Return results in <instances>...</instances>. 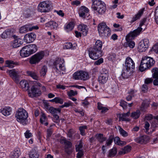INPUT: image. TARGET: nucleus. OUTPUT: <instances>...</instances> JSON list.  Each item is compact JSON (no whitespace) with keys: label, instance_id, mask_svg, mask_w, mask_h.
I'll list each match as a JSON object with an SVG mask.
<instances>
[{"label":"nucleus","instance_id":"obj_21","mask_svg":"<svg viewBox=\"0 0 158 158\" xmlns=\"http://www.w3.org/2000/svg\"><path fill=\"white\" fill-rule=\"evenodd\" d=\"M5 62L6 65L2 67H1L0 69L1 70H4V68L5 67H8L10 68H12L15 66L19 64V63L17 62H15L11 60H7Z\"/></svg>","mask_w":158,"mask_h":158},{"label":"nucleus","instance_id":"obj_56","mask_svg":"<svg viewBox=\"0 0 158 158\" xmlns=\"http://www.w3.org/2000/svg\"><path fill=\"white\" fill-rule=\"evenodd\" d=\"M64 47L67 49L71 48L73 49L74 48L73 46V45L71 43H66L64 44Z\"/></svg>","mask_w":158,"mask_h":158},{"label":"nucleus","instance_id":"obj_20","mask_svg":"<svg viewBox=\"0 0 158 158\" xmlns=\"http://www.w3.org/2000/svg\"><path fill=\"white\" fill-rule=\"evenodd\" d=\"M149 137L146 135L142 136L135 139L137 143L141 144H145L149 141Z\"/></svg>","mask_w":158,"mask_h":158},{"label":"nucleus","instance_id":"obj_2","mask_svg":"<svg viewBox=\"0 0 158 158\" xmlns=\"http://www.w3.org/2000/svg\"><path fill=\"white\" fill-rule=\"evenodd\" d=\"M155 63V60L150 57L144 56L142 58L140 63L139 70L143 72L149 69L153 66Z\"/></svg>","mask_w":158,"mask_h":158},{"label":"nucleus","instance_id":"obj_43","mask_svg":"<svg viewBox=\"0 0 158 158\" xmlns=\"http://www.w3.org/2000/svg\"><path fill=\"white\" fill-rule=\"evenodd\" d=\"M98 109L99 110H101V112L102 113H105L108 109L106 107L102 106V105L99 102L98 103Z\"/></svg>","mask_w":158,"mask_h":158},{"label":"nucleus","instance_id":"obj_23","mask_svg":"<svg viewBox=\"0 0 158 158\" xmlns=\"http://www.w3.org/2000/svg\"><path fill=\"white\" fill-rule=\"evenodd\" d=\"M78 29L84 36H86L88 32V28L87 26L84 24H81L79 25Z\"/></svg>","mask_w":158,"mask_h":158},{"label":"nucleus","instance_id":"obj_41","mask_svg":"<svg viewBox=\"0 0 158 158\" xmlns=\"http://www.w3.org/2000/svg\"><path fill=\"white\" fill-rule=\"evenodd\" d=\"M49 101L51 102H55L56 103L60 104H62L63 103V99L59 97H56L53 99L50 100Z\"/></svg>","mask_w":158,"mask_h":158},{"label":"nucleus","instance_id":"obj_38","mask_svg":"<svg viewBox=\"0 0 158 158\" xmlns=\"http://www.w3.org/2000/svg\"><path fill=\"white\" fill-rule=\"evenodd\" d=\"M140 114V111L138 110L132 112L131 115V117L134 119H137L139 117Z\"/></svg>","mask_w":158,"mask_h":158},{"label":"nucleus","instance_id":"obj_46","mask_svg":"<svg viewBox=\"0 0 158 158\" xmlns=\"http://www.w3.org/2000/svg\"><path fill=\"white\" fill-rule=\"evenodd\" d=\"M87 128V127L86 125L80 126L79 129L81 132V134L82 135H85V130Z\"/></svg>","mask_w":158,"mask_h":158},{"label":"nucleus","instance_id":"obj_60","mask_svg":"<svg viewBox=\"0 0 158 158\" xmlns=\"http://www.w3.org/2000/svg\"><path fill=\"white\" fill-rule=\"evenodd\" d=\"M141 89L143 92L144 93L146 92L148 90V86L147 85L145 84H143V85L142 86Z\"/></svg>","mask_w":158,"mask_h":158},{"label":"nucleus","instance_id":"obj_53","mask_svg":"<svg viewBox=\"0 0 158 158\" xmlns=\"http://www.w3.org/2000/svg\"><path fill=\"white\" fill-rule=\"evenodd\" d=\"M10 35V32L8 31H4L1 35V37L3 38H6Z\"/></svg>","mask_w":158,"mask_h":158},{"label":"nucleus","instance_id":"obj_45","mask_svg":"<svg viewBox=\"0 0 158 158\" xmlns=\"http://www.w3.org/2000/svg\"><path fill=\"white\" fill-rule=\"evenodd\" d=\"M74 27V25L73 22H70L67 24L65 27L67 31L72 30Z\"/></svg>","mask_w":158,"mask_h":158},{"label":"nucleus","instance_id":"obj_26","mask_svg":"<svg viewBox=\"0 0 158 158\" xmlns=\"http://www.w3.org/2000/svg\"><path fill=\"white\" fill-rule=\"evenodd\" d=\"M22 43V40L20 39H15L11 43V45L13 48H16L19 47Z\"/></svg>","mask_w":158,"mask_h":158},{"label":"nucleus","instance_id":"obj_28","mask_svg":"<svg viewBox=\"0 0 158 158\" xmlns=\"http://www.w3.org/2000/svg\"><path fill=\"white\" fill-rule=\"evenodd\" d=\"M58 24L55 21H50L45 24V26L49 27L51 29H56L58 26Z\"/></svg>","mask_w":158,"mask_h":158},{"label":"nucleus","instance_id":"obj_57","mask_svg":"<svg viewBox=\"0 0 158 158\" xmlns=\"http://www.w3.org/2000/svg\"><path fill=\"white\" fill-rule=\"evenodd\" d=\"M152 51L156 53H158V43L154 45L151 49Z\"/></svg>","mask_w":158,"mask_h":158},{"label":"nucleus","instance_id":"obj_4","mask_svg":"<svg viewBox=\"0 0 158 158\" xmlns=\"http://www.w3.org/2000/svg\"><path fill=\"white\" fill-rule=\"evenodd\" d=\"M92 8L99 14H103L106 10V6L105 3L101 0H92Z\"/></svg>","mask_w":158,"mask_h":158},{"label":"nucleus","instance_id":"obj_24","mask_svg":"<svg viewBox=\"0 0 158 158\" xmlns=\"http://www.w3.org/2000/svg\"><path fill=\"white\" fill-rule=\"evenodd\" d=\"M144 8H143L139 10L138 13L135 15L132 18L131 21V23H133L138 19H139L141 16L143 14Z\"/></svg>","mask_w":158,"mask_h":158},{"label":"nucleus","instance_id":"obj_61","mask_svg":"<svg viewBox=\"0 0 158 158\" xmlns=\"http://www.w3.org/2000/svg\"><path fill=\"white\" fill-rule=\"evenodd\" d=\"M152 81L153 79L152 78H147L145 79V83L148 84L152 83Z\"/></svg>","mask_w":158,"mask_h":158},{"label":"nucleus","instance_id":"obj_15","mask_svg":"<svg viewBox=\"0 0 158 158\" xmlns=\"http://www.w3.org/2000/svg\"><path fill=\"white\" fill-rule=\"evenodd\" d=\"M36 37L35 34L31 33L26 34L24 36V40L27 43H30L34 41Z\"/></svg>","mask_w":158,"mask_h":158},{"label":"nucleus","instance_id":"obj_1","mask_svg":"<svg viewBox=\"0 0 158 158\" xmlns=\"http://www.w3.org/2000/svg\"><path fill=\"white\" fill-rule=\"evenodd\" d=\"M102 42L99 40H97L93 48H89V57L92 59L96 60L102 56L101 51Z\"/></svg>","mask_w":158,"mask_h":158},{"label":"nucleus","instance_id":"obj_9","mask_svg":"<svg viewBox=\"0 0 158 158\" xmlns=\"http://www.w3.org/2000/svg\"><path fill=\"white\" fill-rule=\"evenodd\" d=\"M45 53L43 51L39 52L31 56L29 62L32 64H37L43 59Z\"/></svg>","mask_w":158,"mask_h":158},{"label":"nucleus","instance_id":"obj_35","mask_svg":"<svg viewBox=\"0 0 158 158\" xmlns=\"http://www.w3.org/2000/svg\"><path fill=\"white\" fill-rule=\"evenodd\" d=\"M29 156L31 158H38L39 154L35 149H32L29 152Z\"/></svg>","mask_w":158,"mask_h":158},{"label":"nucleus","instance_id":"obj_51","mask_svg":"<svg viewBox=\"0 0 158 158\" xmlns=\"http://www.w3.org/2000/svg\"><path fill=\"white\" fill-rule=\"evenodd\" d=\"M31 11L29 10H27L25 11L23 13V16L25 18H27L31 16Z\"/></svg>","mask_w":158,"mask_h":158},{"label":"nucleus","instance_id":"obj_16","mask_svg":"<svg viewBox=\"0 0 158 158\" xmlns=\"http://www.w3.org/2000/svg\"><path fill=\"white\" fill-rule=\"evenodd\" d=\"M9 73L10 77L13 78L16 83H19V75L17 71H16L14 69H12L9 71Z\"/></svg>","mask_w":158,"mask_h":158},{"label":"nucleus","instance_id":"obj_14","mask_svg":"<svg viewBox=\"0 0 158 158\" xmlns=\"http://www.w3.org/2000/svg\"><path fill=\"white\" fill-rule=\"evenodd\" d=\"M125 68L133 70L135 68V63L129 57H127L125 60Z\"/></svg>","mask_w":158,"mask_h":158},{"label":"nucleus","instance_id":"obj_55","mask_svg":"<svg viewBox=\"0 0 158 158\" xmlns=\"http://www.w3.org/2000/svg\"><path fill=\"white\" fill-rule=\"evenodd\" d=\"M53 132V130L52 128H49L47 130V137L48 138H49L52 135Z\"/></svg>","mask_w":158,"mask_h":158},{"label":"nucleus","instance_id":"obj_50","mask_svg":"<svg viewBox=\"0 0 158 158\" xmlns=\"http://www.w3.org/2000/svg\"><path fill=\"white\" fill-rule=\"evenodd\" d=\"M114 137L113 135H110L109 138L106 141V144L107 146H109L111 145L113 141Z\"/></svg>","mask_w":158,"mask_h":158},{"label":"nucleus","instance_id":"obj_32","mask_svg":"<svg viewBox=\"0 0 158 158\" xmlns=\"http://www.w3.org/2000/svg\"><path fill=\"white\" fill-rule=\"evenodd\" d=\"M131 150V147L129 145H127L120 151L118 153L120 155H123L130 152Z\"/></svg>","mask_w":158,"mask_h":158},{"label":"nucleus","instance_id":"obj_25","mask_svg":"<svg viewBox=\"0 0 158 158\" xmlns=\"http://www.w3.org/2000/svg\"><path fill=\"white\" fill-rule=\"evenodd\" d=\"M27 48L26 46L23 47L20 51V54L22 57H26L31 55V53L28 51Z\"/></svg>","mask_w":158,"mask_h":158},{"label":"nucleus","instance_id":"obj_47","mask_svg":"<svg viewBox=\"0 0 158 158\" xmlns=\"http://www.w3.org/2000/svg\"><path fill=\"white\" fill-rule=\"evenodd\" d=\"M153 78L158 77V69L155 68L152 70Z\"/></svg>","mask_w":158,"mask_h":158},{"label":"nucleus","instance_id":"obj_48","mask_svg":"<svg viewBox=\"0 0 158 158\" xmlns=\"http://www.w3.org/2000/svg\"><path fill=\"white\" fill-rule=\"evenodd\" d=\"M119 127L118 130L120 134L123 137L127 136L128 135V133L120 127Z\"/></svg>","mask_w":158,"mask_h":158},{"label":"nucleus","instance_id":"obj_34","mask_svg":"<svg viewBox=\"0 0 158 158\" xmlns=\"http://www.w3.org/2000/svg\"><path fill=\"white\" fill-rule=\"evenodd\" d=\"M2 114L5 116L8 115L10 114L11 109L9 107L2 108L0 110Z\"/></svg>","mask_w":158,"mask_h":158},{"label":"nucleus","instance_id":"obj_64","mask_svg":"<svg viewBox=\"0 0 158 158\" xmlns=\"http://www.w3.org/2000/svg\"><path fill=\"white\" fill-rule=\"evenodd\" d=\"M25 135L26 138H29L32 136L31 133L29 131H27L25 133Z\"/></svg>","mask_w":158,"mask_h":158},{"label":"nucleus","instance_id":"obj_7","mask_svg":"<svg viewBox=\"0 0 158 158\" xmlns=\"http://www.w3.org/2000/svg\"><path fill=\"white\" fill-rule=\"evenodd\" d=\"M98 29L100 36L107 37L110 35V29L105 23L102 22L99 23L98 26Z\"/></svg>","mask_w":158,"mask_h":158},{"label":"nucleus","instance_id":"obj_62","mask_svg":"<svg viewBox=\"0 0 158 158\" xmlns=\"http://www.w3.org/2000/svg\"><path fill=\"white\" fill-rule=\"evenodd\" d=\"M136 91L133 89H131L128 92L129 95H131L132 97H134L135 95V93Z\"/></svg>","mask_w":158,"mask_h":158},{"label":"nucleus","instance_id":"obj_40","mask_svg":"<svg viewBox=\"0 0 158 158\" xmlns=\"http://www.w3.org/2000/svg\"><path fill=\"white\" fill-rule=\"evenodd\" d=\"M47 70V66L45 65L43 66L40 72V75L41 77H44L45 76Z\"/></svg>","mask_w":158,"mask_h":158},{"label":"nucleus","instance_id":"obj_33","mask_svg":"<svg viewBox=\"0 0 158 158\" xmlns=\"http://www.w3.org/2000/svg\"><path fill=\"white\" fill-rule=\"evenodd\" d=\"M20 154V150L19 148L15 149L11 153V158H18Z\"/></svg>","mask_w":158,"mask_h":158},{"label":"nucleus","instance_id":"obj_52","mask_svg":"<svg viewBox=\"0 0 158 158\" xmlns=\"http://www.w3.org/2000/svg\"><path fill=\"white\" fill-rule=\"evenodd\" d=\"M150 127V124L148 122H145L144 124V127L145 128V132L147 134H149L148 131L149 130V127Z\"/></svg>","mask_w":158,"mask_h":158},{"label":"nucleus","instance_id":"obj_54","mask_svg":"<svg viewBox=\"0 0 158 158\" xmlns=\"http://www.w3.org/2000/svg\"><path fill=\"white\" fill-rule=\"evenodd\" d=\"M77 91H74L72 90H70L69 92H68V95L69 97L76 95H77Z\"/></svg>","mask_w":158,"mask_h":158},{"label":"nucleus","instance_id":"obj_39","mask_svg":"<svg viewBox=\"0 0 158 158\" xmlns=\"http://www.w3.org/2000/svg\"><path fill=\"white\" fill-rule=\"evenodd\" d=\"M96 137L98 141L100 143H102L106 140V138L104 137L102 134H97L96 135Z\"/></svg>","mask_w":158,"mask_h":158},{"label":"nucleus","instance_id":"obj_18","mask_svg":"<svg viewBox=\"0 0 158 158\" xmlns=\"http://www.w3.org/2000/svg\"><path fill=\"white\" fill-rule=\"evenodd\" d=\"M89 11V10L87 7L82 6L80 7L79 10V16L81 17L85 18Z\"/></svg>","mask_w":158,"mask_h":158},{"label":"nucleus","instance_id":"obj_49","mask_svg":"<svg viewBox=\"0 0 158 158\" xmlns=\"http://www.w3.org/2000/svg\"><path fill=\"white\" fill-rule=\"evenodd\" d=\"M62 140L68 148H70L72 147V143L70 142L67 140L65 138H63L62 139Z\"/></svg>","mask_w":158,"mask_h":158},{"label":"nucleus","instance_id":"obj_59","mask_svg":"<svg viewBox=\"0 0 158 158\" xmlns=\"http://www.w3.org/2000/svg\"><path fill=\"white\" fill-rule=\"evenodd\" d=\"M74 133V131L73 129H70L67 135L68 137L72 138V136Z\"/></svg>","mask_w":158,"mask_h":158},{"label":"nucleus","instance_id":"obj_30","mask_svg":"<svg viewBox=\"0 0 158 158\" xmlns=\"http://www.w3.org/2000/svg\"><path fill=\"white\" fill-rule=\"evenodd\" d=\"M48 118L45 114L44 113H42L40 115V122L42 124H44L45 126H47L48 123L47 122Z\"/></svg>","mask_w":158,"mask_h":158},{"label":"nucleus","instance_id":"obj_5","mask_svg":"<svg viewBox=\"0 0 158 158\" xmlns=\"http://www.w3.org/2000/svg\"><path fill=\"white\" fill-rule=\"evenodd\" d=\"M142 30V28L139 27L130 33L127 36L126 39L127 41V45L130 48H134L135 46V44L134 41H129L133 39L135 37L139 35Z\"/></svg>","mask_w":158,"mask_h":158},{"label":"nucleus","instance_id":"obj_58","mask_svg":"<svg viewBox=\"0 0 158 158\" xmlns=\"http://www.w3.org/2000/svg\"><path fill=\"white\" fill-rule=\"evenodd\" d=\"M127 103L126 101L122 100L120 102V105L124 109L127 107Z\"/></svg>","mask_w":158,"mask_h":158},{"label":"nucleus","instance_id":"obj_42","mask_svg":"<svg viewBox=\"0 0 158 158\" xmlns=\"http://www.w3.org/2000/svg\"><path fill=\"white\" fill-rule=\"evenodd\" d=\"M117 152V150L115 148H113L109 151L108 156L109 157H113L115 155Z\"/></svg>","mask_w":158,"mask_h":158},{"label":"nucleus","instance_id":"obj_29","mask_svg":"<svg viewBox=\"0 0 158 158\" xmlns=\"http://www.w3.org/2000/svg\"><path fill=\"white\" fill-rule=\"evenodd\" d=\"M27 48L28 51H29L31 54L35 52L37 50V47L35 44H31L26 46Z\"/></svg>","mask_w":158,"mask_h":158},{"label":"nucleus","instance_id":"obj_8","mask_svg":"<svg viewBox=\"0 0 158 158\" xmlns=\"http://www.w3.org/2000/svg\"><path fill=\"white\" fill-rule=\"evenodd\" d=\"M52 7V3L50 1H46L40 2L38 6V10L41 12H49Z\"/></svg>","mask_w":158,"mask_h":158},{"label":"nucleus","instance_id":"obj_44","mask_svg":"<svg viewBox=\"0 0 158 158\" xmlns=\"http://www.w3.org/2000/svg\"><path fill=\"white\" fill-rule=\"evenodd\" d=\"M29 26L26 25L20 28L19 32L20 33H25L29 31Z\"/></svg>","mask_w":158,"mask_h":158},{"label":"nucleus","instance_id":"obj_11","mask_svg":"<svg viewBox=\"0 0 158 158\" xmlns=\"http://www.w3.org/2000/svg\"><path fill=\"white\" fill-rule=\"evenodd\" d=\"M89 77L88 73L82 70L76 72L73 74V78L75 80H85L88 79Z\"/></svg>","mask_w":158,"mask_h":158},{"label":"nucleus","instance_id":"obj_37","mask_svg":"<svg viewBox=\"0 0 158 158\" xmlns=\"http://www.w3.org/2000/svg\"><path fill=\"white\" fill-rule=\"evenodd\" d=\"M27 74L34 79L38 80L39 79V77L37 74L34 72L30 71H27Z\"/></svg>","mask_w":158,"mask_h":158},{"label":"nucleus","instance_id":"obj_36","mask_svg":"<svg viewBox=\"0 0 158 158\" xmlns=\"http://www.w3.org/2000/svg\"><path fill=\"white\" fill-rule=\"evenodd\" d=\"M149 106V102L148 101H144L140 107L141 110L143 111H145L146 109Z\"/></svg>","mask_w":158,"mask_h":158},{"label":"nucleus","instance_id":"obj_3","mask_svg":"<svg viewBox=\"0 0 158 158\" xmlns=\"http://www.w3.org/2000/svg\"><path fill=\"white\" fill-rule=\"evenodd\" d=\"M15 116L17 121L23 125H26L28 123V122L27 120L28 113L24 109H19L16 112Z\"/></svg>","mask_w":158,"mask_h":158},{"label":"nucleus","instance_id":"obj_27","mask_svg":"<svg viewBox=\"0 0 158 158\" xmlns=\"http://www.w3.org/2000/svg\"><path fill=\"white\" fill-rule=\"evenodd\" d=\"M130 114V112H128L126 113L120 114L119 116V119L120 121H129L130 120L128 117Z\"/></svg>","mask_w":158,"mask_h":158},{"label":"nucleus","instance_id":"obj_31","mask_svg":"<svg viewBox=\"0 0 158 158\" xmlns=\"http://www.w3.org/2000/svg\"><path fill=\"white\" fill-rule=\"evenodd\" d=\"M21 87L24 89V90H27L29 88V84L28 82L24 80H22L20 82Z\"/></svg>","mask_w":158,"mask_h":158},{"label":"nucleus","instance_id":"obj_22","mask_svg":"<svg viewBox=\"0 0 158 158\" xmlns=\"http://www.w3.org/2000/svg\"><path fill=\"white\" fill-rule=\"evenodd\" d=\"M45 105L47 108V110L52 114H54L57 112L59 113L60 112L61 109L60 108H56L51 106L49 107V106L48 103H46Z\"/></svg>","mask_w":158,"mask_h":158},{"label":"nucleus","instance_id":"obj_10","mask_svg":"<svg viewBox=\"0 0 158 158\" xmlns=\"http://www.w3.org/2000/svg\"><path fill=\"white\" fill-rule=\"evenodd\" d=\"M41 86V84L39 82H36L34 83L31 88V91H28V94L31 97L39 96L41 94L40 87Z\"/></svg>","mask_w":158,"mask_h":158},{"label":"nucleus","instance_id":"obj_13","mask_svg":"<svg viewBox=\"0 0 158 158\" xmlns=\"http://www.w3.org/2000/svg\"><path fill=\"white\" fill-rule=\"evenodd\" d=\"M149 44V41L147 39H144L143 40L140 42L139 43L138 47L140 52L145 51L148 47Z\"/></svg>","mask_w":158,"mask_h":158},{"label":"nucleus","instance_id":"obj_12","mask_svg":"<svg viewBox=\"0 0 158 158\" xmlns=\"http://www.w3.org/2000/svg\"><path fill=\"white\" fill-rule=\"evenodd\" d=\"M109 77L108 71L105 69H103L102 72L98 77L99 82L102 84L106 83Z\"/></svg>","mask_w":158,"mask_h":158},{"label":"nucleus","instance_id":"obj_63","mask_svg":"<svg viewBox=\"0 0 158 158\" xmlns=\"http://www.w3.org/2000/svg\"><path fill=\"white\" fill-rule=\"evenodd\" d=\"M103 62V59L102 58H100L98 60L94 62V64L96 65H99Z\"/></svg>","mask_w":158,"mask_h":158},{"label":"nucleus","instance_id":"obj_6","mask_svg":"<svg viewBox=\"0 0 158 158\" xmlns=\"http://www.w3.org/2000/svg\"><path fill=\"white\" fill-rule=\"evenodd\" d=\"M53 68L55 71L58 73L62 71L65 72L66 69L64 61L61 58H56L53 63Z\"/></svg>","mask_w":158,"mask_h":158},{"label":"nucleus","instance_id":"obj_19","mask_svg":"<svg viewBox=\"0 0 158 158\" xmlns=\"http://www.w3.org/2000/svg\"><path fill=\"white\" fill-rule=\"evenodd\" d=\"M133 70L124 68L123 71L121 75L123 78H128L132 74Z\"/></svg>","mask_w":158,"mask_h":158},{"label":"nucleus","instance_id":"obj_17","mask_svg":"<svg viewBox=\"0 0 158 158\" xmlns=\"http://www.w3.org/2000/svg\"><path fill=\"white\" fill-rule=\"evenodd\" d=\"M83 145L81 141L79 144L76 146V152H78L77 154V158H81L83 155V152L82 150Z\"/></svg>","mask_w":158,"mask_h":158}]
</instances>
